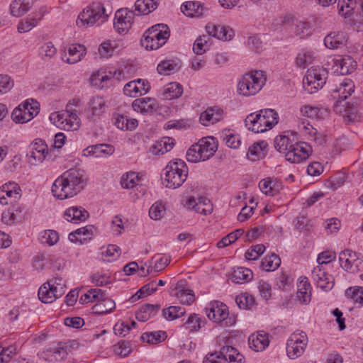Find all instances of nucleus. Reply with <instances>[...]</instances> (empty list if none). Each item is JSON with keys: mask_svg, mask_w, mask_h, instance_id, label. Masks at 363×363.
<instances>
[{"mask_svg": "<svg viewBox=\"0 0 363 363\" xmlns=\"http://www.w3.org/2000/svg\"><path fill=\"white\" fill-rule=\"evenodd\" d=\"M85 172L79 168H72L55 179L52 186L55 197L65 199L79 193L86 185Z\"/></svg>", "mask_w": 363, "mask_h": 363, "instance_id": "f257e3e1", "label": "nucleus"}, {"mask_svg": "<svg viewBox=\"0 0 363 363\" xmlns=\"http://www.w3.org/2000/svg\"><path fill=\"white\" fill-rule=\"evenodd\" d=\"M279 121L278 113L274 109L260 110L257 113L249 114L245 120V126L254 133H264L272 128Z\"/></svg>", "mask_w": 363, "mask_h": 363, "instance_id": "f03ea898", "label": "nucleus"}, {"mask_svg": "<svg viewBox=\"0 0 363 363\" xmlns=\"http://www.w3.org/2000/svg\"><path fill=\"white\" fill-rule=\"evenodd\" d=\"M169 36L170 30L166 24H156L145 32L140 44L146 50H157L165 44Z\"/></svg>", "mask_w": 363, "mask_h": 363, "instance_id": "7ed1b4c3", "label": "nucleus"}, {"mask_svg": "<svg viewBox=\"0 0 363 363\" xmlns=\"http://www.w3.org/2000/svg\"><path fill=\"white\" fill-rule=\"evenodd\" d=\"M216 150L215 139L213 137L203 138L189 147L186 152V159L191 162L205 161L212 157Z\"/></svg>", "mask_w": 363, "mask_h": 363, "instance_id": "20e7f679", "label": "nucleus"}, {"mask_svg": "<svg viewBox=\"0 0 363 363\" xmlns=\"http://www.w3.org/2000/svg\"><path fill=\"white\" fill-rule=\"evenodd\" d=\"M164 170V183L167 188H178L187 178L188 168L184 161L182 160L170 162Z\"/></svg>", "mask_w": 363, "mask_h": 363, "instance_id": "39448f33", "label": "nucleus"}, {"mask_svg": "<svg viewBox=\"0 0 363 363\" xmlns=\"http://www.w3.org/2000/svg\"><path fill=\"white\" fill-rule=\"evenodd\" d=\"M111 13V11L108 13L101 3H94L80 13L76 23L79 27H90L96 23L104 22Z\"/></svg>", "mask_w": 363, "mask_h": 363, "instance_id": "423d86ee", "label": "nucleus"}, {"mask_svg": "<svg viewBox=\"0 0 363 363\" xmlns=\"http://www.w3.org/2000/svg\"><path fill=\"white\" fill-rule=\"evenodd\" d=\"M265 82L262 71L246 73L238 84V91L246 96L255 95L262 89Z\"/></svg>", "mask_w": 363, "mask_h": 363, "instance_id": "0eeeda50", "label": "nucleus"}, {"mask_svg": "<svg viewBox=\"0 0 363 363\" xmlns=\"http://www.w3.org/2000/svg\"><path fill=\"white\" fill-rule=\"evenodd\" d=\"M206 314L209 320L217 323L221 327H228L235 322L234 317H229L228 307L223 303L214 301L206 308Z\"/></svg>", "mask_w": 363, "mask_h": 363, "instance_id": "6e6552de", "label": "nucleus"}, {"mask_svg": "<svg viewBox=\"0 0 363 363\" xmlns=\"http://www.w3.org/2000/svg\"><path fill=\"white\" fill-rule=\"evenodd\" d=\"M327 76V69L320 67L308 69L303 79L304 89L311 94L315 92L325 84Z\"/></svg>", "mask_w": 363, "mask_h": 363, "instance_id": "1a4fd4ad", "label": "nucleus"}, {"mask_svg": "<svg viewBox=\"0 0 363 363\" xmlns=\"http://www.w3.org/2000/svg\"><path fill=\"white\" fill-rule=\"evenodd\" d=\"M312 152L311 146L305 142H296L285 158L291 163H299L307 160Z\"/></svg>", "mask_w": 363, "mask_h": 363, "instance_id": "9d476101", "label": "nucleus"}, {"mask_svg": "<svg viewBox=\"0 0 363 363\" xmlns=\"http://www.w3.org/2000/svg\"><path fill=\"white\" fill-rule=\"evenodd\" d=\"M330 60V61L328 63L332 65V69L337 74H350L356 69L357 62L349 55L338 56Z\"/></svg>", "mask_w": 363, "mask_h": 363, "instance_id": "9b49d317", "label": "nucleus"}, {"mask_svg": "<svg viewBox=\"0 0 363 363\" xmlns=\"http://www.w3.org/2000/svg\"><path fill=\"white\" fill-rule=\"evenodd\" d=\"M65 292L62 286H55L54 284L48 282L40 287L38 298L43 303H50L60 298Z\"/></svg>", "mask_w": 363, "mask_h": 363, "instance_id": "f8f14e48", "label": "nucleus"}, {"mask_svg": "<svg viewBox=\"0 0 363 363\" xmlns=\"http://www.w3.org/2000/svg\"><path fill=\"white\" fill-rule=\"evenodd\" d=\"M134 13L127 9H121L115 13L114 27L119 33L127 32L133 22Z\"/></svg>", "mask_w": 363, "mask_h": 363, "instance_id": "ddd939ff", "label": "nucleus"}, {"mask_svg": "<svg viewBox=\"0 0 363 363\" xmlns=\"http://www.w3.org/2000/svg\"><path fill=\"white\" fill-rule=\"evenodd\" d=\"M48 152L47 145L42 140L38 139L29 146L27 156L29 157V162L35 165L38 162H42Z\"/></svg>", "mask_w": 363, "mask_h": 363, "instance_id": "4468645a", "label": "nucleus"}, {"mask_svg": "<svg viewBox=\"0 0 363 363\" xmlns=\"http://www.w3.org/2000/svg\"><path fill=\"white\" fill-rule=\"evenodd\" d=\"M311 277L317 286L325 291L332 289L334 286L333 277L323 270L321 266H317L313 269Z\"/></svg>", "mask_w": 363, "mask_h": 363, "instance_id": "2eb2a0df", "label": "nucleus"}, {"mask_svg": "<svg viewBox=\"0 0 363 363\" xmlns=\"http://www.w3.org/2000/svg\"><path fill=\"white\" fill-rule=\"evenodd\" d=\"M341 267L345 270L354 273L357 271L358 264L361 262L357 255L350 250H345L339 255Z\"/></svg>", "mask_w": 363, "mask_h": 363, "instance_id": "dca6fc26", "label": "nucleus"}, {"mask_svg": "<svg viewBox=\"0 0 363 363\" xmlns=\"http://www.w3.org/2000/svg\"><path fill=\"white\" fill-rule=\"evenodd\" d=\"M306 345L305 340L301 341V337L296 334H291L286 342V352L289 358L296 359L304 352Z\"/></svg>", "mask_w": 363, "mask_h": 363, "instance_id": "f3484780", "label": "nucleus"}, {"mask_svg": "<svg viewBox=\"0 0 363 363\" xmlns=\"http://www.w3.org/2000/svg\"><path fill=\"white\" fill-rule=\"evenodd\" d=\"M206 30L209 37L213 36L219 40H229L234 35L232 28L220 25L208 23L206 26Z\"/></svg>", "mask_w": 363, "mask_h": 363, "instance_id": "a211bd4d", "label": "nucleus"}, {"mask_svg": "<svg viewBox=\"0 0 363 363\" xmlns=\"http://www.w3.org/2000/svg\"><path fill=\"white\" fill-rule=\"evenodd\" d=\"M348 36L343 31H333L325 36V45L330 49H337L346 45Z\"/></svg>", "mask_w": 363, "mask_h": 363, "instance_id": "6ab92c4d", "label": "nucleus"}, {"mask_svg": "<svg viewBox=\"0 0 363 363\" xmlns=\"http://www.w3.org/2000/svg\"><path fill=\"white\" fill-rule=\"evenodd\" d=\"M67 354V347L57 345L47 349L41 355L46 361L55 363L65 359Z\"/></svg>", "mask_w": 363, "mask_h": 363, "instance_id": "aec40b11", "label": "nucleus"}, {"mask_svg": "<svg viewBox=\"0 0 363 363\" xmlns=\"http://www.w3.org/2000/svg\"><path fill=\"white\" fill-rule=\"evenodd\" d=\"M28 106H30V101L27 100L13 111L11 116L16 123H27L34 117L35 113L30 112Z\"/></svg>", "mask_w": 363, "mask_h": 363, "instance_id": "412c9836", "label": "nucleus"}, {"mask_svg": "<svg viewBox=\"0 0 363 363\" xmlns=\"http://www.w3.org/2000/svg\"><path fill=\"white\" fill-rule=\"evenodd\" d=\"M223 116V110L218 106L208 107L201 113L199 120L202 125H208L220 121Z\"/></svg>", "mask_w": 363, "mask_h": 363, "instance_id": "4be33fe9", "label": "nucleus"}, {"mask_svg": "<svg viewBox=\"0 0 363 363\" xmlns=\"http://www.w3.org/2000/svg\"><path fill=\"white\" fill-rule=\"evenodd\" d=\"M114 151L113 146L102 143L89 146L84 150V155L94 156L95 157H103L111 155Z\"/></svg>", "mask_w": 363, "mask_h": 363, "instance_id": "5701e85b", "label": "nucleus"}, {"mask_svg": "<svg viewBox=\"0 0 363 363\" xmlns=\"http://www.w3.org/2000/svg\"><path fill=\"white\" fill-rule=\"evenodd\" d=\"M112 78L113 75L111 72L107 74L106 71L100 69L91 74L89 81L91 86L104 89L109 85Z\"/></svg>", "mask_w": 363, "mask_h": 363, "instance_id": "b1692460", "label": "nucleus"}, {"mask_svg": "<svg viewBox=\"0 0 363 363\" xmlns=\"http://www.w3.org/2000/svg\"><path fill=\"white\" fill-rule=\"evenodd\" d=\"M223 362L229 363H244L245 357L237 349L230 345L223 346L220 350Z\"/></svg>", "mask_w": 363, "mask_h": 363, "instance_id": "393cba45", "label": "nucleus"}, {"mask_svg": "<svg viewBox=\"0 0 363 363\" xmlns=\"http://www.w3.org/2000/svg\"><path fill=\"white\" fill-rule=\"evenodd\" d=\"M274 143L275 149L286 156L296 141L292 134L291 135H279L275 138Z\"/></svg>", "mask_w": 363, "mask_h": 363, "instance_id": "a878e982", "label": "nucleus"}, {"mask_svg": "<svg viewBox=\"0 0 363 363\" xmlns=\"http://www.w3.org/2000/svg\"><path fill=\"white\" fill-rule=\"evenodd\" d=\"M89 213L82 207L72 206L67 208L64 214L67 221L77 223L84 221L88 217Z\"/></svg>", "mask_w": 363, "mask_h": 363, "instance_id": "bb28decb", "label": "nucleus"}, {"mask_svg": "<svg viewBox=\"0 0 363 363\" xmlns=\"http://www.w3.org/2000/svg\"><path fill=\"white\" fill-rule=\"evenodd\" d=\"M68 53L69 57L65 58V55L62 60L69 64H74L80 61L86 54V48L81 44H72L68 48Z\"/></svg>", "mask_w": 363, "mask_h": 363, "instance_id": "cd10ccee", "label": "nucleus"}, {"mask_svg": "<svg viewBox=\"0 0 363 363\" xmlns=\"http://www.w3.org/2000/svg\"><path fill=\"white\" fill-rule=\"evenodd\" d=\"M156 101L149 97L137 99L132 104L133 109L141 113L153 112L156 110Z\"/></svg>", "mask_w": 363, "mask_h": 363, "instance_id": "c85d7f7f", "label": "nucleus"}, {"mask_svg": "<svg viewBox=\"0 0 363 363\" xmlns=\"http://www.w3.org/2000/svg\"><path fill=\"white\" fill-rule=\"evenodd\" d=\"M175 145L174 140L172 138H163L150 147V151L154 155H163L170 151Z\"/></svg>", "mask_w": 363, "mask_h": 363, "instance_id": "c756f323", "label": "nucleus"}, {"mask_svg": "<svg viewBox=\"0 0 363 363\" xmlns=\"http://www.w3.org/2000/svg\"><path fill=\"white\" fill-rule=\"evenodd\" d=\"M250 347L255 352L264 350L269 343L267 334H252L248 338Z\"/></svg>", "mask_w": 363, "mask_h": 363, "instance_id": "7c9ffc66", "label": "nucleus"}, {"mask_svg": "<svg viewBox=\"0 0 363 363\" xmlns=\"http://www.w3.org/2000/svg\"><path fill=\"white\" fill-rule=\"evenodd\" d=\"M34 0H13L11 4V13L13 16H21L26 13Z\"/></svg>", "mask_w": 363, "mask_h": 363, "instance_id": "2f4dec72", "label": "nucleus"}, {"mask_svg": "<svg viewBox=\"0 0 363 363\" xmlns=\"http://www.w3.org/2000/svg\"><path fill=\"white\" fill-rule=\"evenodd\" d=\"M182 281L178 282L177 284L174 289L177 291L174 295L182 304L190 305L195 300L194 291L191 289H185L182 288Z\"/></svg>", "mask_w": 363, "mask_h": 363, "instance_id": "473e14b6", "label": "nucleus"}, {"mask_svg": "<svg viewBox=\"0 0 363 363\" xmlns=\"http://www.w3.org/2000/svg\"><path fill=\"white\" fill-rule=\"evenodd\" d=\"M106 108V101L102 96H93L89 101V108L92 116H100L105 112Z\"/></svg>", "mask_w": 363, "mask_h": 363, "instance_id": "72a5a7b5", "label": "nucleus"}, {"mask_svg": "<svg viewBox=\"0 0 363 363\" xmlns=\"http://www.w3.org/2000/svg\"><path fill=\"white\" fill-rule=\"evenodd\" d=\"M183 93V89L180 84L172 82L167 84L163 89L162 97L165 100H172L179 98Z\"/></svg>", "mask_w": 363, "mask_h": 363, "instance_id": "f704fd0d", "label": "nucleus"}, {"mask_svg": "<svg viewBox=\"0 0 363 363\" xmlns=\"http://www.w3.org/2000/svg\"><path fill=\"white\" fill-rule=\"evenodd\" d=\"M252 272L245 267H238L233 271L230 276V279L235 284H242L245 281H249L252 279Z\"/></svg>", "mask_w": 363, "mask_h": 363, "instance_id": "c9c22d12", "label": "nucleus"}, {"mask_svg": "<svg viewBox=\"0 0 363 363\" xmlns=\"http://www.w3.org/2000/svg\"><path fill=\"white\" fill-rule=\"evenodd\" d=\"M115 308L116 303L114 301L107 298L102 301L96 303L91 309L95 314L104 315L112 312Z\"/></svg>", "mask_w": 363, "mask_h": 363, "instance_id": "e433bc0d", "label": "nucleus"}, {"mask_svg": "<svg viewBox=\"0 0 363 363\" xmlns=\"http://www.w3.org/2000/svg\"><path fill=\"white\" fill-rule=\"evenodd\" d=\"M181 10L187 16H199L203 13V6L199 1H186L182 4Z\"/></svg>", "mask_w": 363, "mask_h": 363, "instance_id": "4c0bfd02", "label": "nucleus"}, {"mask_svg": "<svg viewBox=\"0 0 363 363\" xmlns=\"http://www.w3.org/2000/svg\"><path fill=\"white\" fill-rule=\"evenodd\" d=\"M267 144L264 141L256 142L249 147L247 157L251 161H257L264 157V150Z\"/></svg>", "mask_w": 363, "mask_h": 363, "instance_id": "58836bf2", "label": "nucleus"}, {"mask_svg": "<svg viewBox=\"0 0 363 363\" xmlns=\"http://www.w3.org/2000/svg\"><path fill=\"white\" fill-rule=\"evenodd\" d=\"M158 6L157 0H137L135 4V11L140 14H148L155 11Z\"/></svg>", "mask_w": 363, "mask_h": 363, "instance_id": "ea45409f", "label": "nucleus"}, {"mask_svg": "<svg viewBox=\"0 0 363 363\" xmlns=\"http://www.w3.org/2000/svg\"><path fill=\"white\" fill-rule=\"evenodd\" d=\"M281 264L279 257L276 254L266 256L260 263V267L267 272H272L277 269Z\"/></svg>", "mask_w": 363, "mask_h": 363, "instance_id": "a19ab883", "label": "nucleus"}, {"mask_svg": "<svg viewBox=\"0 0 363 363\" xmlns=\"http://www.w3.org/2000/svg\"><path fill=\"white\" fill-rule=\"evenodd\" d=\"M0 189L9 199H13L14 201L21 198V189L18 184L15 182L6 183L0 187Z\"/></svg>", "mask_w": 363, "mask_h": 363, "instance_id": "79ce46f5", "label": "nucleus"}, {"mask_svg": "<svg viewBox=\"0 0 363 363\" xmlns=\"http://www.w3.org/2000/svg\"><path fill=\"white\" fill-rule=\"evenodd\" d=\"M166 338V332L162 330L145 333L141 336L143 341L150 344H158L164 341Z\"/></svg>", "mask_w": 363, "mask_h": 363, "instance_id": "37998d69", "label": "nucleus"}, {"mask_svg": "<svg viewBox=\"0 0 363 363\" xmlns=\"http://www.w3.org/2000/svg\"><path fill=\"white\" fill-rule=\"evenodd\" d=\"M180 65L172 60H164L157 65V71L160 74L169 75L179 70Z\"/></svg>", "mask_w": 363, "mask_h": 363, "instance_id": "c03bdc74", "label": "nucleus"}, {"mask_svg": "<svg viewBox=\"0 0 363 363\" xmlns=\"http://www.w3.org/2000/svg\"><path fill=\"white\" fill-rule=\"evenodd\" d=\"M211 37L208 35H203L202 36L199 37L193 46V50L196 55H202L208 49L210 45L208 41L210 40Z\"/></svg>", "mask_w": 363, "mask_h": 363, "instance_id": "a18cd8bd", "label": "nucleus"}, {"mask_svg": "<svg viewBox=\"0 0 363 363\" xmlns=\"http://www.w3.org/2000/svg\"><path fill=\"white\" fill-rule=\"evenodd\" d=\"M356 4V0L354 1L353 0H339L337 5L339 14L345 18L350 16Z\"/></svg>", "mask_w": 363, "mask_h": 363, "instance_id": "49530a36", "label": "nucleus"}, {"mask_svg": "<svg viewBox=\"0 0 363 363\" xmlns=\"http://www.w3.org/2000/svg\"><path fill=\"white\" fill-rule=\"evenodd\" d=\"M313 24L308 21H299L296 24L295 33L301 38L310 35L312 33Z\"/></svg>", "mask_w": 363, "mask_h": 363, "instance_id": "de8ad7c7", "label": "nucleus"}, {"mask_svg": "<svg viewBox=\"0 0 363 363\" xmlns=\"http://www.w3.org/2000/svg\"><path fill=\"white\" fill-rule=\"evenodd\" d=\"M354 84L350 80L344 82L340 84V88L336 90L338 94V102H341L347 99L349 96H351L354 91Z\"/></svg>", "mask_w": 363, "mask_h": 363, "instance_id": "09e8293b", "label": "nucleus"}, {"mask_svg": "<svg viewBox=\"0 0 363 363\" xmlns=\"http://www.w3.org/2000/svg\"><path fill=\"white\" fill-rule=\"evenodd\" d=\"M186 313V310L183 307L179 306H170L167 308L163 309V316L167 320H174L183 316Z\"/></svg>", "mask_w": 363, "mask_h": 363, "instance_id": "8fccbe9b", "label": "nucleus"}, {"mask_svg": "<svg viewBox=\"0 0 363 363\" xmlns=\"http://www.w3.org/2000/svg\"><path fill=\"white\" fill-rule=\"evenodd\" d=\"M297 297L303 303H308L311 300L310 284L306 281H301L298 285Z\"/></svg>", "mask_w": 363, "mask_h": 363, "instance_id": "3c124183", "label": "nucleus"}, {"mask_svg": "<svg viewBox=\"0 0 363 363\" xmlns=\"http://www.w3.org/2000/svg\"><path fill=\"white\" fill-rule=\"evenodd\" d=\"M345 296L354 301L363 304V287L352 286L345 291Z\"/></svg>", "mask_w": 363, "mask_h": 363, "instance_id": "603ef678", "label": "nucleus"}, {"mask_svg": "<svg viewBox=\"0 0 363 363\" xmlns=\"http://www.w3.org/2000/svg\"><path fill=\"white\" fill-rule=\"evenodd\" d=\"M213 211V205L206 197L198 198L196 212L203 215H208Z\"/></svg>", "mask_w": 363, "mask_h": 363, "instance_id": "864d4df0", "label": "nucleus"}, {"mask_svg": "<svg viewBox=\"0 0 363 363\" xmlns=\"http://www.w3.org/2000/svg\"><path fill=\"white\" fill-rule=\"evenodd\" d=\"M138 176L135 172H130L123 175L121 184L124 189H131L137 185Z\"/></svg>", "mask_w": 363, "mask_h": 363, "instance_id": "5fc2aeb1", "label": "nucleus"}, {"mask_svg": "<svg viewBox=\"0 0 363 363\" xmlns=\"http://www.w3.org/2000/svg\"><path fill=\"white\" fill-rule=\"evenodd\" d=\"M57 52V49L51 42H48L40 48L39 55L44 60H47L53 57Z\"/></svg>", "mask_w": 363, "mask_h": 363, "instance_id": "6e6d98bb", "label": "nucleus"}, {"mask_svg": "<svg viewBox=\"0 0 363 363\" xmlns=\"http://www.w3.org/2000/svg\"><path fill=\"white\" fill-rule=\"evenodd\" d=\"M314 58L315 56L313 52L306 51L298 53L296 58V61L298 67L305 68L309 64L312 63Z\"/></svg>", "mask_w": 363, "mask_h": 363, "instance_id": "4d7b16f0", "label": "nucleus"}, {"mask_svg": "<svg viewBox=\"0 0 363 363\" xmlns=\"http://www.w3.org/2000/svg\"><path fill=\"white\" fill-rule=\"evenodd\" d=\"M300 111L303 116H306L311 118H318L322 113L321 110L319 107L313 106L311 105L303 106L301 108Z\"/></svg>", "mask_w": 363, "mask_h": 363, "instance_id": "13d9d810", "label": "nucleus"}, {"mask_svg": "<svg viewBox=\"0 0 363 363\" xmlns=\"http://www.w3.org/2000/svg\"><path fill=\"white\" fill-rule=\"evenodd\" d=\"M164 213L165 208L161 202H156L152 204L149 211L150 218L155 220L161 219Z\"/></svg>", "mask_w": 363, "mask_h": 363, "instance_id": "bf43d9fd", "label": "nucleus"}, {"mask_svg": "<svg viewBox=\"0 0 363 363\" xmlns=\"http://www.w3.org/2000/svg\"><path fill=\"white\" fill-rule=\"evenodd\" d=\"M265 247L264 245L258 244L251 247L245 254V257L249 260H255L264 253Z\"/></svg>", "mask_w": 363, "mask_h": 363, "instance_id": "052dcab7", "label": "nucleus"}, {"mask_svg": "<svg viewBox=\"0 0 363 363\" xmlns=\"http://www.w3.org/2000/svg\"><path fill=\"white\" fill-rule=\"evenodd\" d=\"M235 301L240 309H248L254 304V298L247 294H240L236 297Z\"/></svg>", "mask_w": 363, "mask_h": 363, "instance_id": "680f3d73", "label": "nucleus"}, {"mask_svg": "<svg viewBox=\"0 0 363 363\" xmlns=\"http://www.w3.org/2000/svg\"><path fill=\"white\" fill-rule=\"evenodd\" d=\"M67 113L66 112H54L50 114V121L57 127L61 129L65 128V123L67 122Z\"/></svg>", "mask_w": 363, "mask_h": 363, "instance_id": "e2e57ef3", "label": "nucleus"}, {"mask_svg": "<svg viewBox=\"0 0 363 363\" xmlns=\"http://www.w3.org/2000/svg\"><path fill=\"white\" fill-rule=\"evenodd\" d=\"M38 20L35 18H26L21 21L18 26V30L20 33H26L36 26Z\"/></svg>", "mask_w": 363, "mask_h": 363, "instance_id": "0e129e2a", "label": "nucleus"}, {"mask_svg": "<svg viewBox=\"0 0 363 363\" xmlns=\"http://www.w3.org/2000/svg\"><path fill=\"white\" fill-rule=\"evenodd\" d=\"M67 122L65 123V130H77L80 126V119L77 113H67Z\"/></svg>", "mask_w": 363, "mask_h": 363, "instance_id": "69168bd1", "label": "nucleus"}, {"mask_svg": "<svg viewBox=\"0 0 363 363\" xmlns=\"http://www.w3.org/2000/svg\"><path fill=\"white\" fill-rule=\"evenodd\" d=\"M59 240L58 233L52 230H45L42 235V242L50 246L54 245Z\"/></svg>", "mask_w": 363, "mask_h": 363, "instance_id": "338daca9", "label": "nucleus"}, {"mask_svg": "<svg viewBox=\"0 0 363 363\" xmlns=\"http://www.w3.org/2000/svg\"><path fill=\"white\" fill-rule=\"evenodd\" d=\"M223 140L228 147L234 149L239 147L241 143L240 136L230 133H226L224 134Z\"/></svg>", "mask_w": 363, "mask_h": 363, "instance_id": "774afa93", "label": "nucleus"}]
</instances>
